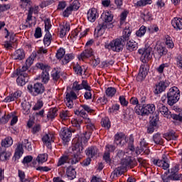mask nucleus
Returning a JSON list of instances; mask_svg holds the SVG:
<instances>
[{
  "label": "nucleus",
  "mask_w": 182,
  "mask_h": 182,
  "mask_svg": "<svg viewBox=\"0 0 182 182\" xmlns=\"http://www.w3.org/2000/svg\"><path fill=\"white\" fill-rule=\"evenodd\" d=\"M27 89L33 96H39L45 92V86L41 82H36L33 85H30Z\"/></svg>",
  "instance_id": "8"
},
{
  "label": "nucleus",
  "mask_w": 182,
  "mask_h": 182,
  "mask_svg": "<svg viewBox=\"0 0 182 182\" xmlns=\"http://www.w3.org/2000/svg\"><path fill=\"white\" fill-rule=\"evenodd\" d=\"M153 141L155 143V144H159L162 145L164 141H163V138H161V134L159 133H156L153 136Z\"/></svg>",
  "instance_id": "34"
},
{
  "label": "nucleus",
  "mask_w": 182,
  "mask_h": 182,
  "mask_svg": "<svg viewBox=\"0 0 182 182\" xmlns=\"http://www.w3.org/2000/svg\"><path fill=\"white\" fill-rule=\"evenodd\" d=\"M146 29L147 28L146 26H141L140 28L136 32V36H139V38H141V36H144Z\"/></svg>",
  "instance_id": "46"
},
{
  "label": "nucleus",
  "mask_w": 182,
  "mask_h": 182,
  "mask_svg": "<svg viewBox=\"0 0 182 182\" xmlns=\"http://www.w3.org/2000/svg\"><path fill=\"white\" fill-rule=\"evenodd\" d=\"M51 76L54 82H58L60 78V73L56 70L52 71Z\"/></svg>",
  "instance_id": "48"
},
{
  "label": "nucleus",
  "mask_w": 182,
  "mask_h": 182,
  "mask_svg": "<svg viewBox=\"0 0 182 182\" xmlns=\"http://www.w3.org/2000/svg\"><path fill=\"white\" fill-rule=\"evenodd\" d=\"M152 119L150 121V124L152 126H157V122H159V113H154L152 117H151Z\"/></svg>",
  "instance_id": "47"
},
{
  "label": "nucleus",
  "mask_w": 182,
  "mask_h": 182,
  "mask_svg": "<svg viewBox=\"0 0 182 182\" xmlns=\"http://www.w3.org/2000/svg\"><path fill=\"white\" fill-rule=\"evenodd\" d=\"M114 142L117 146H124L126 144V135L122 132L117 133L114 136Z\"/></svg>",
  "instance_id": "18"
},
{
  "label": "nucleus",
  "mask_w": 182,
  "mask_h": 182,
  "mask_svg": "<svg viewBox=\"0 0 182 182\" xmlns=\"http://www.w3.org/2000/svg\"><path fill=\"white\" fill-rule=\"evenodd\" d=\"M36 68L43 70L41 73L42 82H43V83H47V82H49V71L50 70V66L43 63H38L36 64Z\"/></svg>",
  "instance_id": "9"
},
{
  "label": "nucleus",
  "mask_w": 182,
  "mask_h": 182,
  "mask_svg": "<svg viewBox=\"0 0 182 182\" xmlns=\"http://www.w3.org/2000/svg\"><path fill=\"white\" fill-rule=\"evenodd\" d=\"M70 116V114H69V112L68 111H63L60 114V117L62 119V120H68V118Z\"/></svg>",
  "instance_id": "57"
},
{
  "label": "nucleus",
  "mask_w": 182,
  "mask_h": 182,
  "mask_svg": "<svg viewBox=\"0 0 182 182\" xmlns=\"http://www.w3.org/2000/svg\"><path fill=\"white\" fill-rule=\"evenodd\" d=\"M175 61H176V65L178 69L182 70V55L181 54H178L175 57Z\"/></svg>",
  "instance_id": "41"
},
{
  "label": "nucleus",
  "mask_w": 182,
  "mask_h": 182,
  "mask_svg": "<svg viewBox=\"0 0 182 182\" xmlns=\"http://www.w3.org/2000/svg\"><path fill=\"white\" fill-rule=\"evenodd\" d=\"M66 163H69V156L64 155L58 159L57 166L58 167H60V166H63L64 164H66Z\"/></svg>",
  "instance_id": "37"
},
{
  "label": "nucleus",
  "mask_w": 182,
  "mask_h": 182,
  "mask_svg": "<svg viewBox=\"0 0 182 182\" xmlns=\"http://www.w3.org/2000/svg\"><path fill=\"white\" fill-rule=\"evenodd\" d=\"M158 110L164 117H166L167 119H170V117H171L173 119V120H177L178 122H181L182 123V116L176 114H171V112L168 110V108H167V107H166L164 105L159 104L158 105Z\"/></svg>",
  "instance_id": "7"
},
{
  "label": "nucleus",
  "mask_w": 182,
  "mask_h": 182,
  "mask_svg": "<svg viewBox=\"0 0 182 182\" xmlns=\"http://www.w3.org/2000/svg\"><path fill=\"white\" fill-rule=\"evenodd\" d=\"M146 66H147V65L146 64H143L141 65L139 68V73L136 76V80L138 82H142V80H144V79L147 76L148 73Z\"/></svg>",
  "instance_id": "17"
},
{
  "label": "nucleus",
  "mask_w": 182,
  "mask_h": 182,
  "mask_svg": "<svg viewBox=\"0 0 182 182\" xmlns=\"http://www.w3.org/2000/svg\"><path fill=\"white\" fill-rule=\"evenodd\" d=\"M70 30V26L68 25L63 26L60 31V38H64L66 35L67 31Z\"/></svg>",
  "instance_id": "42"
},
{
  "label": "nucleus",
  "mask_w": 182,
  "mask_h": 182,
  "mask_svg": "<svg viewBox=\"0 0 182 182\" xmlns=\"http://www.w3.org/2000/svg\"><path fill=\"white\" fill-rule=\"evenodd\" d=\"M180 100V90L177 87L169 89L167 93V103L169 106H173Z\"/></svg>",
  "instance_id": "6"
},
{
  "label": "nucleus",
  "mask_w": 182,
  "mask_h": 182,
  "mask_svg": "<svg viewBox=\"0 0 182 182\" xmlns=\"http://www.w3.org/2000/svg\"><path fill=\"white\" fill-rule=\"evenodd\" d=\"M34 36L36 38V39H38V38H42V28H41V27L36 28Z\"/></svg>",
  "instance_id": "59"
},
{
  "label": "nucleus",
  "mask_w": 182,
  "mask_h": 182,
  "mask_svg": "<svg viewBox=\"0 0 182 182\" xmlns=\"http://www.w3.org/2000/svg\"><path fill=\"white\" fill-rule=\"evenodd\" d=\"M45 46H49L52 42V34L49 31L46 32L43 39Z\"/></svg>",
  "instance_id": "35"
},
{
  "label": "nucleus",
  "mask_w": 182,
  "mask_h": 182,
  "mask_svg": "<svg viewBox=\"0 0 182 182\" xmlns=\"http://www.w3.org/2000/svg\"><path fill=\"white\" fill-rule=\"evenodd\" d=\"M66 174L69 180L76 178V171L72 166L67 168Z\"/></svg>",
  "instance_id": "29"
},
{
  "label": "nucleus",
  "mask_w": 182,
  "mask_h": 182,
  "mask_svg": "<svg viewBox=\"0 0 182 182\" xmlns=\"http://www.w3.org/2000/svg\"><path fill=\"white\" fill-rule=\"evenodd\" d=\"M60 136L64 144H66L70 141V139L72 138V130L68 128H62L60 132Z\"/></svg>",
  "instance_id": "13"
},
{
  "label": "nucleus",
  "mask_w": 182,
  "mask_h": 182,
  "mask_svg": "<svg viewBox=\"0 0 182 182\" xmlns=\"http://www.w3.org/2000/svg\"><path fill=\"white\" fill-rule=\"evenodd\" d=\"M129 103H131V105H134V106H141L139 103V100L137 99V97H134L130 99Z\"/></svg>",
  "instance_id": "63"
},
{
  "label": "nucleus",
  "mask_w": 182,
  "mask_h": 182,
  "mask_svg": "<svg viewBox=\"0 0 182 182\" xmlns=\"http://www.w3.org/2000/svg\"><path fill=\"white\" fill-rule=\"evenodd\" d=\"M35 58H36V53H33L26 60V65L27 68H31V66H32L33 60H35Z\"/></svg>",
  "instance_id": "36"
},
{
  "label": "nucleus",
  "mask_w": 182,
  "mask_h": 182,
  "mask_svg": "<svg viewBox=\"0 0 182 182\" xmlns=\"http://www.w3.org/2000/svg\"><path fill=\"white\" fill-rule=\"evenodd\" d=\"M150 4H151V0H139L135 5L136 6H146V5H150Z\"/></svg>",
  "instance_id": "49"
},
{
  "label": "nucleus",
  "mask_w": 182,
  "mask_h": 182,
  "mask_svg": "<svg viewBox=\"0 0 182 182\" xmlns=\"http://www.w3.org/2000/svg\"><path fill=\"white\" fill-rule=\"evenodd\" d=\"M66 52L65 51V49L63 48H59L57 51V53L55 55L57 59H62L65 56V54Z\"/></svg>",
  "instance_id": "50"
},
{
  "label": "nucleus",
  "mask_w": 182,
  "mask_h": 182,
  "mask_svg": "<svg viewBox=\"0 0 182 182\" xmlns=\"http://www.w3.org/2000/svg\"><path fill=\"white\" fill-rule=\"evenodd\" d=\"M168 66H170L168 63H162L156 68V70L159 73H163L164 72V69H166V68H168Z\"/></svg>",
  "instance_id": "53"
},
{
  "label": "nucleus",
  "mask_w": 182,
  "mask_h": 182,
  "mask_svg": "<svg viewBox=\"0 0 182 182\" xmlns=\"http://www.w3.org/2000/svg\"><path fill=\"white\" fill-rule=\"evenodd\" d=\"M105 93L109 97H113V96L116 95V88L113 87H109L106 90Z\"/></svg>",
  "instance_id": "44"
},
{
  "label": "nucleus",
  "mask_w": 182,
  "mask_h": 182,
  "mask_svg": "<svg viewBox=\"0 0 182 182\" xmlns=\"http://www.w3.org/2000/svg\"><path fill=\"white\" fill-rule=\"evenodd\" d=\"M53 139V136H52V134H45L42 140L43 141V143H45V144H48V146L49 147V146H50V141H52Z\"/></svg>",
  "instance_id": "38"
},
{
  "label": "nucleus",
  "mask_w": 182,
  "mask_h": 182,
  "mask_svg": "<svg viewBox=\"0 0 182 182\" xmlns=\"http://www.w3.org/2000/svg\"><path fill=\"white\" fill-rule=\"evenodd\" d=\"M77 99V95H76V93H75V92L71 91L70 92H67L65 95V102L68 109H73L74 106L73 100H76Z\"/></svg>",
  "instance_id": "14"
},
{
  "label": "nucleus",
  "mask_w": 182,
  "mask_h": 182,
  "mask_svg": "<svg viewBox=\"0 0 182 182\" xmlns=\"http://www.w3.org/2000/svg\"><path fill=\"white\" fill-rule=\"evenodd\" d=\"M75 58V55L73 53L66 54L64 57V59H63L62 62L63 65H68L70 62V60H73V59Z\"/></svg>",
  "instance_id": "40"
},
{
  "label": "nucleus",
  "mask_w": 182,
  "mask_h": 182,
  "mask_svg": "<svg viewBox=\"0 0 182 182\" xmlns=\"http://www.w3.org/2000/svg\"><path fill=\"white\" fill-rule=\"evenodd\" d=\"M87 129L90 130L89 133L86 132L85 134L82 135L80 137H86L87 142L89 137H90V134H92V132L95 130V125L92 123L88 124H87Z\"/></svg>",
  "instance_id": "32"
},
{
  "label": "nucleus",
  "mask_w": 182,
  "mask_h": 182,
  "mask_svg": "<svg viewBox=\"0 0 182 182\" xmlns=\"http://www.w3.org/2000/svg\"><path fill=\"white\" fill-rule=\"evenodd\" d=\"M141 18L144 19V21H150L151 19V14L149 12H145L141 14Z\"/></svg>",
  "instance_id": "60"
},
{
  "label": "nucleus",
  "mask_w": 182,
  "mask_h": 182,
  "mask_svg": "<svg viewBox=\"0 0 182 182\" xmlns=\"http://www.w3.org/2000/svg\"><path fill=\"white\" fill-rule=\"evenodd\" d=\"M87 143L86 136L79 137L77 142L72 147L71 156H69V161L71 160V164H76L80 161V154L83 151V146Z\"/></svg>",
  "instance_id": "2"
},
{
  "label": "nucleus",
  "mask_w": 182,
  "mask_h": 182,
  "mask_svg": "<svg viewBox=\"0 0 182 182\" xmlns=\"http://www.w3.org/2000/svg\"><path fill=\"white\" fill-rule=\"evenodd\" d=\"M103 159L107 164H110L112 163V159H110V153L105 152L103 156Z\"/></svg>",
  "instance_id": "58"
},
{
  "label": "nucleus",
  "mask_w": 182,
  "mask_h": 182,
  "mask_svg": "<svg viewBox=\"0 0 182 182\" xmlns=\"http://www.w3.org/2000/svg\"><path fill=\"white\" fill-rule=\"evenodd\" d=\"M79 8H80L79 1L75 0L71 4H70L68 7L66 8V9L63 11V15L65 16V18H68L69 15L72 14L73 11H77Z\"/></svg>",
  "instance_id": "11"
},
{
  "label": "nucleus",
  "mask_w": 182,
  "mask_h": 182,
  "mask_svg": "<svg viewBox=\"0 0 182 182\" xmlns=\"http://www.w3.org/2000/svg\"><path fill=\"white\" fill-rule=\"evenodd\" d=\"M44 22H45V31L46 32H49V29L52 28V23H50V19L46 18Z\"/></svg>",
  "instance_id": "55"
},
{
  "label": "nucleus",
  "mask_w": 182,
  "mask_h": 182,
  "mask_svg": "<svg viewBox=\"0 0 182 182\" xmlns=\"http://www.w3.org/2000/svg\"><path fill=\"white\" fill-rule=\"evenodd\" d=\"M168 87V83L165 81H160L154 87V92L155 95H160V93H163Z\"/></svg>",
  "instance_id": "16"
},
{
  "label": "nucleus",
  "mask_w": 182,
  "mask_h": 182,
  "mask_svg": "<svg viewBox=\"0 0 182 182\" xmlns=\"http://www.w3.org/2000/svg\"><path fill=\"white\" fill-rule=\"evenodd\" d=\"M132 35V31L129 28H125L123 31V34L119 38L112 40L109 44L105 46V49H109L113 52H122L126 45V42L129 41Z\"/></svg>",
  "instance_id": "1"
},
{
  "label": "nucleus",
  "mask_w": 182,
  "mask_h": 182,
  "mask_svg": "<svg viewBox=\"0 0 182 182\" xmlns=\"http://www.w3.org/2000/svg\"><path fill=\"white\" fill-rule=\"evenodd\" d=\"M9 119H11V114L4 115L0 119V123L1 124H6L9 122Z\"/></svg>",
  "instance_id": "56"
},
{
  "label": "nucleus",
  "mask_w": 182,
  "mask_h": 182,
  "mask_svg": "<svg viewBox=\"0 0 182 182\" xmlns=\"http://www.w3.org/2000/svg\"><path fill=\"white\" fill-rule=\"evenodd\" d=\"M113 21V15L112 13L107 11L103 13L101 18L99 19L98 26H97V31L100 32V31H105L107 28H112V25L110 23Z\"/></svg>",
  "instance_id": "4"
},
{
  "label": "nucleus",
  "mask_w": 182,
  "mask_h": 182,
  "mask_svg": "<svg viewBox=\"0 0 182 182\" xmlns=\"http://www.w3.org/2000/svg\"><path fill=\"white\" fill-rule=\"evenodd\" d=\"M97 16V10L95 8L90 9L87 14V18L90 22H95Z\"/></svg>",
  "instance_id": "20"
},
{
  "label": "nucleus",
  "mask_w": 182,
  "mask_h": 182,
  "mask_svg": "<svg viewBox=\"0 0 182 182\" xmlns=\"http://www.w3.org/2000/svg\"><path fill=\"white\" fill-rule=\"evenodd\" d=\"M58 116V109L50 108L48 112L47 118L53 120Z\"/></svg>",
  "instance_id": "31"
},
{
  "label": "nucleus",
  "mask_w": 182,
  "mask_h": 182,
  "mask_svg": "<svg viewBox=\"0 0 182 182\" xmlns=\"http://www.w3.org/2000/svg\"><path fill=\"white\" fill-rule=\"evenodd\" d=\"M101 124L102 127H105V129H110L111 125H110V120L109 118H102L101 120Z\"/></svg>",
  "instance_id": "43"
},
{
  "label": "nucleus",
  "mask_w": 182,
  "mask_h": 182,
  "mask_svg": "<svg viewBox=\"0 0 182 182\" xmlns=\"http://www.w3.org/2000/svg\"><path fill=\"white\" fill-rule=\"evenodd\" d=\"M169 173L168 178L171 180L178 181L180 178H182V175H178V166L176 165L175 166L172 167L171 169L168 171Z\"/></svg>",
  "instance_id": "15"
},
{
  "label": "nucleus",
  "mask_w": 182,
  "mask_h": 182,
  "mask_svg": "<svg viewBox=\"0 0 182 182\" xmlns=\"http://www.w3.org/2000/svg\"><path fill=\"white\" fill-rule=\"evenodd\" d=\"M85 153L88 157L93 159L99 156V149L96 146H90L85 151Z\"/></svg>",
  "instance_id": "19"
},
{
  "label": "nucleus",
  "mask_w": 182,
  "mask_h": 182,
  "mask_svg": "<svg viewBox=\"0 0 182 182\" xmlns=\"http://www.w3.org/2000/svg\"><path fill=\"white\" fill-rule=\"evenodd\" d=\"M119 102L122 106H127V105H129V102L126 100V97H124V96L119 97Z\"/></svg>",
  "instance_id": "64"
},
{
  "label": "nucleus",
  "mask_w": 182,
  "mask_h": 182,
  "mask_svg": "<svg viewBox=\"0 0 182 182\" xmlns=\"http://www.w3.org/2000/svg\"><path fill=\"white\" fill-rule=\"evenodd\" d=\"M12 58L14 60H23V59H25V51L23 49L16 50L14 52Z\"/></svg>",
  "instance_id": "21"
},
{
  "label": "nucleus",
  "mask_w": 182,
  "mask_h": 182,
  "mask_svg": "<svg viewBox=\"0 0 182 182\" xmlns=\"http://www.w3.org/2000/svg\"><path fill=\"white\" fill-rule=\"evenodd\" d=\"M171 25L176 31H181L182 29V18L175 17L172 21Z\"/></svg>",
  "instance_id": "23"
},
{
  "label": "nucleus",
  "mask_w": 182,
  "mask_h": 182,
  "mask_svg": "<svg viewBox=\"0 0 182 182\" xmlns=\"http://www.w3.org/2000/svg\"><path fill=\"white\" fill-rule=\"evenodd\" d=\"M134 112L138 116H149V114L154 115L156 112V106L154 104H147L141 106H135Z\"/></svg>",
  "instance_id": "5"
},
{
  "label": "nucleus",
  "mask_w": 182,
  "mask_h": 182,
  "mask_svg": "<svg viewBox=\"0 0 182 182\" xmlns=\"http://www.w3.org/2000/svg\"><path fill=\"white\" fill-rule=\"evenodd\" d=\"M12 144H14V140L12 139V137L8 136L4 139L1 140V147H3V149H6L8 147H11Z\"/></svg>",
  "instance_id": "24"
},
{
  "label": "nucleus",
  "mask_w": 182,
  "mask_h": 182,
  "mask_svg": "<svg viewBox=\"0 0 182 182\" xmlns=\"http://www.w3.org/2000/svg\"><path fill=\"white\" fill-rule=\"evenodd\" d=\"M18 78L16 79V82L18 86H25L26 85V82H28V80H29L28 75H17Z\"/></svg>",
  "instance_id": "25"
},
{
  "label": "nucleus",
  "mask_w": 182,
  "mask_h": 182,
  "mask_svg": "<svg viewBox=\"0 0 182 182\" xmlns=\"http://www.w3.org/2000/svg\"><path fill=\"white\" fill-rule=\"evenodd\" d=\"M22 154H23V145H22V144H18L17 148L15 150L14 156L16 161V160H19L21 157H22Z\"/></svg>",
  "instance_id": "22"
},
{
  "label": "nucleus",
  "mask_w": 182,
  "mask_h": 182,
  "mask_svg": "<svg viewBox=\"0 0 182 182\" xmlns=\"http://www.w3.org/2000/svg\"><path fill=\"white\" fill-rule=\"evenodd\" d=\"M48 160V157L46 156V154H40L38 156L36 161L38 163H45Z\"/></svg>",
  "instance_id": "52"
},
{
  "label": "nucleus",
  "mask_w": 182,
  "mask_h": 182,
  "mask_svg": "<svg viewBox=\"0 0 182 182\" xmlns=\"http://www.w3.org/2000/svg\"><path fill=\"white\" fill-rule=\"evenodd\" d=\"M11 157V154L6 152V149L4 147H0V160L2 161H6Z\"/></svg>",
  "instance_id": "28"
},
{
  "label": "nucleus",
  "mask_w": 182,
  "mask_h": 182,
  "mask_svg": "<svg viewBox=\"0 0 182 182\" xmlns=\"http://www.w3.org/2000/svg\"><path fill=\"white\" fill-rule=\"evenodd\" d=\"M155 49L156 50V53H158L159 58H161V56H164V55H167V48L166 47L161 46V45H158L155 47Z\"/></svg>",
  "instance_id": "26"
},
{
  "label": "nucleus",
  "mask_w": 182,
  "mask_h": 182,
  "mask_svg": "<svg viewBox=\"0 0 182 182\" xmlns=\"http://www.w3.org/2000/svg\"><path fill=\"white\" fill-rule=\"evenodd\" d=\"M136 166V161L129 156L121 160V166L116 168L111 174V178H116L117 176H122L127 167L133 168Z\"/></svg>",
  "instance_id": "3"
},
{
  "label": "nucleus",
  "mask_w": 182,
  "mask_h": 182,
  "mask_svg": "<svg viewBox=\"0 0 182 182\" xmlns=\"http://www.w3.org/2000/svg\"><path fill=\"white\" fill-rule=\"evenodd\" d=\"M11 95L13 96V99L16 100V99H19V97L22 96V91L17 90L14 93L11 94Z\"/></svg>",
  "instance_id": "62"
},
{
  "label": "nucleus",
  "mask_w": 182,
  "mask_h": 182,
  "mask_svg": "<svg viewBox=\"0 0 182 182\" xmlns=\"http://www.w3.org/2000/svg\"><path fill=\"white\" fill-rule=\"evenodd\" d=\"M55 2V0H48L42 1L40 4L41 8H46V6H49V5H52Z\"/></svg>",
  "instance_id": "54"
},
{
  "label": "nucleus",
  "mask_w": 182,
  "mask_h": 182,
  "mask_svg": "<svg viewBox=\"0 0 182 182\" xmlns=\"http://www.w3.org/2000/svg\"><path fill=\"white\" fill-rule=\"evenodd\" d=\"M153 48L150 46L146 47L144 49H139L138 50L139 55H141V59L143 63H146L147 60L151 59V52Z\"/></svg>",
  "instance_id": "10"
},
{
  "label": "nucleus",
  "mask_w": 182,
  "mask_h": 182,
  "mask_svg": "<svg viewBox=\"0 0 182 182\" xmlns=\"http://www.w3.org/2000/svg\"><path fill=\"white\" fill-rule=\"evenodd\" d=\"M136 154H141V153H145V154H149L150 153V149H149V143L146 139H142L140 141V146L136 147L135 150Z\"/></svg>",
  "instance_id": "12"
},
{
  "label": "nucleus",
  "mask_w": 182,
  "mask_h": 182,
  "mask_svg": "<svg viewBox=\"0 0 182 182\" xmlns=\"http://www.w3.org/2000/svg\"><path fill=\"white\" fill-rule=\"evenodd\" d=\"M73 70L75 72L76 75H78L79 76H82L83 73L84 75L86 73L85 66H80L79 64H76L73 66Z\"/></svg>",
  "instance_id": "27"
},
{
  "label": "nucleus",
  "mask_w": 182,
  "mask_h": 182,
  "mask_svg": "<svg viewBox=\"0 0 182 182\" xmlns=\"http://www.w3.org/2000/svg\"><path fill=\"white\" fill-rule=\"evenodd\" d=\"M23 106V112L24 114H28L31 113V105L28 104H22Z\"/></svg>",
  "instance_id": "51"
},
{
  "label": "nucleus",
  "mask_w": 182,
  "mask_h": 182,
  "mask_svg": "<svg viewBox=\"0 0 182 182\" xmlns=\"http://www.w3.org/2000/svg\"><path fill=\"white\" fill-rule=\"evenodd\" d=\"M43 107V102L38 101L37 103L33 107V110H41Z\"/></svg>",
  "instance_id": "61"
},
{
  "label": "nucleus",
  "mask_w": 182,
  "mask_h": 182,
  "mask_svg": "<svg viewBox=\"0 0 182 182\" xmlns=\"http://www.w3.org/2000/svg\"><path fill=\"white\" fill-rule=\"evenodd\" d=\"M164 137L166 140H176V139H177V136H176V132L174 131L166 133Z\"/></svg>",
  "instance_id": "39"
},
{
  "label": "nucleus",
  "mask_w": 182,
  "mask_h": 182,
  "mask_svg": "<svg viewBox=\"0 0 182 182\" xmlns=\"http://www.w3.org/2000/svg\"><path fill=\"white\" fill-rule=\"evenodd\" d=\"M29 67L28 65L23 66L21 69L17 70V75H21V76H28V73H26V70H28Z\"/></svg>",
  "instance_id": "45"
},
{
  "label": "nucleus",
  "mask_w": 182,
  "mask_h": 182,
  "mask_svg": "<svg viewBox=\"0 0 182 182\" xmlns=\"http://www.w3.org/2000/svg\"><path fill=\"white\" fill-rule=\"evenodd\" d=\"M93 55V50L92 48L85 50L81 54V59H87Z\"/></svg>",
  "instance_id": "33"
},
{
  "label": "nucleus",
  "mask_w": 182,
  "mask_h": 182,
  "mask_svg": "<svg viewBox=\"0 0 182 182\" xmlns=\"http://www.w3.org/2000/svg\"><path fill=\"white\" fill-rule=\"evenodd\" d=\"M127 50H129L130 52H133V50H137V43L134 41H129L127 43Z\"/></svg>",
  "instance_id": "30"
}]
</instances>
